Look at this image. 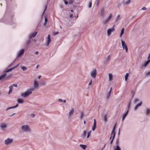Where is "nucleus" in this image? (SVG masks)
<instances>
[{"instance_id": "a18cd8bd", "label": "nucleus", "mask_w": 150, "mask_h": 150, "mask_svg": "<svg viewBox=\"0 0 150 150\" xmlns=\"http://www.w3.org/2000/svg\"><path fill=\"white\" fill-rule=\"evenodd\" d=\"M30 40H29V41H28L27 42V45H29L30 44Z\"/></svg>"}, {"instance_id": "6ab92c4d", "label": "nucleus", "mask_w": 150, "mask_h": 150, "mask_svg": "<svg viewBox=\"0 0 150 150\" xmlns=\"http://www.w3.org/2000/svg\"><path fill=\"white\" fill-rule=\"evenodd\" d=\"M142 104V102H140L139 103L137 104L136 105L135 107H134V109L136 110L138 108V107L140 106Z\"/></svg>"}, {"instance_id": "e433bc0d", "label": "nucleus", "mask_w": 150, "mask_h": 150, "mask_svg": "<svg viewBox=\"0 0 150 150\" xmlns=\"http://www.w3.org/2000/svg\"><path fill=\"white\" fill-rule=\"evenodd\" d=\"M22 69L23 71L26 70L27 69V68L26 67H22Z\"/></svg>"}, {"instance_id": "9b49d317", "label": "nucleus", "mask_w": 150, "mask_h": 150, "mask_svg": "<svg viewBox=\"0 0 150 150\" xmlns=\"http://www.w3.org/2000/svg\"><path fill=\"white\" fill-rule=\"evenodd\" d=\"M51 41V40L50 37V35H49L48 36L47 40V46L49 45V44L50 43Z\"/></svg>"}, {"instance_id": "2f4dec72", "label": "nucleus", "mask_w": 150, "mask_h": 150, "mask_svg": "<svg viewBox=\"0 0 150 150\" xmlns=\"http://www.w3.org/2000/svg\"><path fill=\"white\" fill-rule=\"evenodd\" d=\"M91 131H90L89 132H88L87 133V138H88L89 136H90V135H91Z\"/></svg>"}, {"instance_id": "5fc2aeb1", "label": "nucleus", "mask_w": 150, "mask_h": 150, "mask_svg": "<svg viewBox=\"0 0 150 150\" xmlns=\"http://www.w3.org/2000/svg\"><path fill=\"white\" fill-rule=\"evenodd\" d=\"M47 5H46V6H45V11L43 13V14L45 12V11L46 10V8H47Z\"/></svg>"}, {"instance_id": "0eeeda50", "label": "nucleus", "mask_w": 150, "mask_h": 150, "mask_svg": "<svg viewBox=\"0 0 150 150\" xmlns=\"http://www.w3.org/2000/svg\"><path fill=\"white\" fill-rule=\"evenodd\" d=\"M22 129L25 131H27L30 130L28 127L27 125H24L22 126Z\"/></svg>"}, {"instance_id": "bb28decb", "label": "nucleus", "mask_w": 150, "mask_h": 150, "mask_svg": "<svg viewBox=\"0 0 150 150\" xmlns=\"http://www.w3.org/2000/svg\"><path fill=\"white\" fill-rule=\"evenodd\" d=\"M109 80L110 81H111L112 80V75L111 74H109Z\"/></svg>"}, {"instance_id": "b1692460", "label": "nucleus", "mask_w": 150, "mask_h": 150, "mask_svg": "<svg viewBox=\"0 0 150 150\" xmlns=\"http://www.w3.org/2000/svg\"><path fill=\"white\" fill-rule=\"evenodd\" d=\"M17 101L18 103H23V100L21 99H18Z\"/></svg>"}, {"instance_id": "6e6d98bb", "label": "nucleus", "mask_w": 150, "mask_h": 150, "mask_svg": "<svg viewBox=\"0 0 150 150\" xmlns=\"http://www.w3.org/2000/svg\"><path fill=\"white\" fill-rule=\"evenodd\" d=\"M104 120H105V121H107L106 116H105L104 117Z\"/></svg>"}, {"instance_id": "c9c22d12", "label": "nucleus", "mask_w": 150, "mask_h": 150, "mask_svg": "<svg viewBox=\"0 0 150 150\" xmlns=\"http://www.w3.org/2000/svg\"><path fill=\"white\" fill-rule=\"evenodd\" d=\"M83 112H82L81 113V115L80 116V117L81 119H82L83 116Z\"/></svg>"}, {"instance_id": "9d476101", "label": "nucleus", "mask_w": 150, "mask_h": 150, "mask_svg": "<svg viewBox=\"0 0 150 150\" xmlns=\"http://www.w3.org/2000/svg\"><path fill=\"white\" fill-rule=\"evenodd\" d=\"M96 120L95 119H94V122L93 124V125L92 127V130L93 131H94L95 130L96 127Z\"/></svg>"}, {"instance_id": "f03ea898", "label": "nucleus", "mask_w": 150, "mask_h": 150, "mask_svg": "<svg viewBox=\"0 0 150 150\" xmlns=\"http://www.w3.org/2000/svg\"><path fill=\"white\" fill-rule=\"evenodd\" d=\"M33 90V89L31 88L27 91L25 93H22L21 94V96H23L24 97H26L28 96L29 95L31 94L32 93V91Z\"/></svg>"}, {"instance_id": "a19ab883", "label": "nucleus", "mask_w": 150, "mask_h": 150, "mask_svg": "<svg viewBox=\"0 0 150 150\" xmlns=\"http://www.w3.org/2000/svg\"><path fill=\"white\" fill-rule=\"evenodd\" d=\"M120 18V15H118L116 18V20L117 21Z\"/></svg>"}, {"instance_id": "473e14b6", "label": "nucleus", "mask_w": 150, "mask_h": 150, "mask_svg": "<svg viewBox=\"0 0 150 150\" xmlns=\"http://www.w3.org/2000/svg\"><path fill=\"white\" fill-rule=\"evenodd\" d=\"M146 76H150V71H148L146 72Z\"/></svg>"}, {"instance_id": "4c0bfd02", "label": "nucleus", "mask_w": 150, "mask_h": 150, "mask_svg": "<svg viewBox=\"0 0 150 150\" xmlns=\"http://www.w3.org/2000/svg\"><path fill=\"white\" fill-rule=\"evenodd\" d=\"M73 2V1L72 0H69V3L70 4H71Z\"/></svg>"}, {"instance_id": "4d7b16f0", "label": "nucleus", "mask_w": 150, "mask_h": 150, "mask_svg": "<svg viewBox=\"0 0 150 150\" xmlns=\"http://www.w3.org/2000/svg\"><path fill=\"white\" fill-rule=\"evenodd\" d=\"M35 54H38V51H37V52H35Z\"/></svg>"}, {"instance_id": "cd10ccee", "label": "nucleus", "mask_w": 150, "mask_h": 150, "mask_svg": "<svg viewBox=\"0 0 150 150\" xmlns=\"http://www.w3.org/2000/svg\"><path fill=\"white\" fill-rule=\"evenodd\" d=\"M150 113V109H147L146 110V114L147 115H149Z\"/></svg>"}, {"instance_id": "49530a36", "label": "nucleus", "mask_w": 150, "mask_h": 150, "mask_svg": "<svg viewBox=\"0 0 150 150\" xmlns=\"http://www.w3.org/2000/svg\"><path fill=\"white\" fill-rule=\"evenodd\" d=\"M146 7H143L142 8V10H146Z\"/></svg>"}, {"instance_id": "f704fd0d", "label": "nucleus", "mask_w": 150, "mask_h": 150, "mask_svg": "<svg viewBox=\"0 0 150 150\" xmlns=\"http://www.w3.org/2000/svg\"><path fill=\"white\" fill-rule=\"evenodd\" d=\"M115 149H116V150H121L120 147L118 145L117 146L116 148Z\"/></svg>"}, {"instance_id": "774afa93", "label": "nucleus", "mask_w": 150, "mask_h": 150, "mask_svg": "<svg viewBox=\"0 0 150 150\" xmlns=\"http://www.w3.org/2000/svg\"><path fill=\"white\" fill-rule=\"evenodd\" d=\"M116 150V149H115V150Z\"/></svg>"}, {"instance_id": "13d9d810", "label": "nucleus", "mask_w": 150, "mask_h": 150, "mask_svg": "<svg viewBox=\"0 0 150 150\" xmlns=\"http://www.w3.org/2000/svg\"><path fill=\"white\" fill-rule=\"evenodd\" d=\"M41 76H38V79H40L41 78Z\"/></svg>"}, {"instance_id": "bf43d9fd", "label": "nucleus", "mask_w": 150, "mask_h": 150, "mask_svg": "<svg viewBox=\"0 0 150 150\" xmlns=\"http://www.w3.org/2000/svg\"><path fill=\"white\" fill-rule=\"evenodd\" d=\"M63 101L64 102V103H65L66 102V100H64V101Z\"/></svg>"}, {"instance_id": "69168bd1", "label": "nucleus", "mask_w": 150, "mask_h": 150, "mask_svg": "<svg viewBox=\"0 0 150 150\" xmlns=\"http://www.w3.org/2000/svg\"><path fill=\"white\" fill-rule=\"evenodd\" d=\"M105 145H104V147L102 149H103L105 147Z\"/></svg>"}, {"instance_id": "338daca9", "label": "nucleus", "mask_w": 150, "mask_h": 150, "mask_svg": "<svg viewBox=\"0 0 150 150\" xmlns=\"http://www.w3.org/2000/svg\"><path fill=\"white\" fill-rule=\"evenodd\" d=\"M42 84L43 85H45V84L44 83H43Z\"/></svg>"}, {"instance_id": "4be33fe9", "label": "nucleus", "mask_w": 150, "mask_h": 150, "mask_svg": "<svg viewBox=\"0 0 150 150\" xmlns=\"http://www.w3.org/2000/svg\"><path fill=\"white\" fill-rule=\"evenodd\" d=\"M130 1L131 0H128L127 1H126V0H124L123 2L124 4H127L130 3Z\"/></svg>"}, {"instance_id": "39448f33", "label": "nucleus", "mask_w": 150, "mask_h": 150, "mask_svg": "<svg viewBox=\"0 0 150 150\" xmlns=\"http://www.w3.org/2000/svg\"><path fill=\"white\" fill-rule=\"evenodd\" d=\"M115 29L114 28L108 29L107 31V35L108 36H110L112 32H114L115 31Z\"/></svg>"}, {"instance_id": "09e8293b", "label": "nucleus", "mask_w": 150, "mask_h": 150, "mask_svg": "<svg viewBox=\"0 0 150 150\" xmlns=\"http://www.w3.org/2000/svg\"><path fill=\"white\" fill-rule=\"evenodd\" d=\"M73 16L72 14H70V15H69V17L70 18H73Z\"/></svg>"}, {"instance_id": "393cba45", "label": "nucleus", "mask_w": 150, "mask_h": 150, "mask_svg": "<svg viewBox=\"0 0 150 150\" xmlns=\"http://www.w3.org/2000/svg\"><path fill=\"white\" fill-rule=\"evenodd\" d=\"M100 15L103 16H104V10L103 9H102L100 12Z\"/></svg>"}, {"instance_id": "412c9836", "label": "nucleus", "mask_w": 150, "mask_h": 150, "mask_svg": "<svg viewBox=\"0 0 150 150\" xmlns=\"http://www.w3.org/2000/svg\"><path fill=\"white\" fill-rule=\"evenodd\" d=\"M0 127L2 129H3L6 127V125L4 123H2L1 124Z\"/></svg>"}, {"instance_id": "8fccbe9b", "label": "nucleus", "mask_w": 150, "mask_h": 150, "mask_svg": "<svg viewBox=\"0 0 150 150\" xmlns=\"http://www.w3.org/2000/svg\"><path fill=\"white\" fill-rule=\"evenodd\" d=\"M59 34V32H55L54 33V35H56L57 34Z\"/></svg>"}, {"instance_id": "5701e85b", "label": "nucleus", "mask_w": 150, "mask_h": 150, "mask_svg": "<svg viewBox=\"0 0 150 150\" xmlns=\"http://www.w3.org/2000/svg\"><path fill=\"white\" fill-rule=\"evenodd\" d=\"M86 131H84L83 133L82 134V137L83 138H84L86 136Z\"/></svg>"}, {"instance_id": "2eb2a0df", "label": "nucleus", "mask_w": 150, "mask_h": 150, "mask_svg": "<svg viewBox=\"0 0 150 150\" xmlns=\"http://www.w3.org/2000/svg\"><path fill=\"white\" fill-rule=\"evenodd\" d=\"M150 62V59H148V60L145 62L144 65V67H146Z\"/></svg>"}, {"instance_id": "7ed1b4c3", "label": "nucleus", "mask_w": 150, "mask_h": 150, "mask_svg": "<svg viewBox=\"0 0 150 150\" xmlns=\"http://www.w3.org/2000/svg\"><path fill=\"white\" fill-rule=\"evenodd\" d=\"M122 46L123 47V50L125 49L126 50V52H128V48L127 46L126 45V44L125 42L124 41L122 40Z\"/></svg>"}, {"instance_id": "4468645a", "label": "nucleus", "mask_w": 150, "mask_h": 150, "mask_svg": "<svg viewBox=\"0 0 150 150\" xmlns=\"http://www.w3.org/2000/svg\"><path fill=\"white\" fill-rule=\"evenodd\" d=\"M6 73H4L0 76V80L3 79L6 76Z\"/></svg>"}, {"instance_id": "f3484780", "label": "nucleus", "mask_w": 150, "mask_h": 150, "mask_svg": "<svg viewBox=\"0 0 150 150\" xmlns=\"http://www.w3.org/2000/svg\"><path fill=\"white\" fill-rule=\"evenodd\" d=\"M128 110H127V112L125 113L124 114L123 117H122V120H124V119L125 118L126 116H127V115L128 113Z\"/></svg>"}, {"instance_id": "c85d7f7f", "label": "nucleus", "mask_w": 150, "mask_h": 150, "mask_svg": "<svg viewBox=\"0 0 150 150\" xmlns=\"http://www.w3.org/2000/svg\"><path fill=\"white\" fill-rule=\"evenodd\" d=\"M124 28H123L122 29V30H121V33H120V37H121L122 36V35L123 34L124 32Z\"/></svg>"}, {"instance_id": "aec40b11", "label": "nucleus", "mask_w": 150, "mask_h": 150, "mask_svg": "<svg viewBox=\"0 0 150 150\" xmlns=\"http://www.w3.org/2000/svg\"><path fill=\"white\" fill-rule=\"evenodd\" d=\"M9 90L8 93V94H9L12 92L13 87H12V86H11L9 87Z\"/></svg>"}, {"instance_id": "ddd939ff", "label": "nucleus", "mask_w": 150, "mask_h": 150, "mask_svg": "<svg viewBox=\"0 0 150 150\" xmlns=\"http://www.w3.org/2000/svg\"><path fill=\"white\" fill-rule=\"evenodd\" d=\"M34 87L35 88H37L38 87V84L36 81H35Z\"/></svg>"}, {"instance_id": "de8ad7c7", "label": "nucleus", "mask_w": 150, "mask_h": 150, "mask_svg": "<svg viewBox=\"0 0 150 150\" xmlns=\"http://www.w3.org/2000/svg\"><path fill=\"white\" fill-rule=\"evenodd\" d=\"M130 102H129L128 104V108H129V106H130Z\"/></svg>"}, {"instance_id": "052dcab7", "label": "nucleus", "mask_w": 150, "mask_h": 150, "mask_svg": "<svg viewBox=\"0 0 150 150\" xmlns=\"http://www.w3.org/2000/svg\"><path fill=\"white\" fill-rule=\"evenodd\" d=\"M86 121H84V124H86Z\"/></svg>"}, {"instance_id": "603ef678", "label": "nucleus", "mask_w": 150, "mask_h": 150, "mask_svg": "<svg viewBox=\"0 0 150 150\" xmlns=\"http://www.w3.org/2000/svg\"><path fill=\"white\" fill-rule=\"evenodd\" d=\"M59 101L60 102H63V100L62 99H60L59 100Z\"/></svg>"}, {"instance_id": "c756f323", "label": "nucleus", "mask_w": 150, "mask_h": 150, "mask_svg": "<svg viewBox=\"0 0 150 150\" xmlns=\"http://www.w3.org/2000/svg\"><path fill=\"white\" fill-rule=\"evenodd\" d=\"M129 76V74L128 73H127L126 74V75L125 76V80L127 81V78Z\"/></svg>"}, {"instance_id": "864d4df0", "label": "nucleus", "mask_w": 150, "mask_h": 150, "mask_svg": "<svg viewBox=\"0 0 150 150\" xmlns=\"http://www.w3.org/2000/svg\"><path fill=\"white\" fill-rule=\"evenodd\" d=\"M31 115V116L33 117H34L35 116V115L34 114H32Z\"/></svg>"}, {"instance_id": "ea45409f", "label": "nucleus", "mask_w": 150, "mask_h": 150, "mask_svg": "<svg viewBox=\"0 0 150 150\" xmlns=\"http://www.w3.org/2000/svg\"><path fill=\"white\" fill-rule=\"evenodd\" d=\"M111 56L110 55H109L108 57V58H107V59L108 60H109L110 59V58H111Z\"/></svg>"}, {"instance_id": "7c9ffc66", "label": "nucleus", "mask_w": 150, "mask_h": 150, "mask_svg": "<svg viewBox=\"0 0 150 150\" xmlns=\"http://www.w3.org/2000/svg\"><path fill=\"white\" fill-rule=\"evenodd\" d=\"M18 106V104H17L16 106L12 107H10L8 108L6 110H8V109H10V108H15L17 107Z\"/></svg>"}, {"instance_id": "58836bf2", "label": "nucleus", "mask_w": 150, "mask_h": 150, "mask_svg": "<svg viewBox=\"0 0 150 150\" xmlns=\"http://www.w3.org/2000/svg\"><path fill=\"white\" fill-rule=\"evenodd\" d=\"M11 86H12V87L15 86L16 87H17V85L16 84H13L12 85H11Z\"/></svg>"}, {"instance_id": "37998d69", "label": "nucleus", "mask_w": 150, "mask_h": 150, "mask_svg": "<svg viewBox=\"0 0 150 150\" xmlns=\"http://www.w3.org/2000/svg\"><path fill=\"white\" fill-rule=\"evenodd\" d=\"M139 100L138 99L136 98L134 100V102L136 103Z\"/></svg>"}, {"instance_id": "a211bd4d", "label": "nucleus", "mask_w": 150, "mask_h": 150, "mask_svg": "<svg viewBox=\"0 0 150 150\" xmlns=\"http://www.w3.org/2000/svg\"><path fill=\"white\" fill-rule=\"evenodd\" d=\"M74 112V109L72 108L71 109L70 112L69 113V116H70L72 115Z\"/></svg>"}, {"instance_id": "6e6552de", "label": "nucleus", "mask_w": 150, "mask_h": 150, "mask_svg": "<svg viewBox=\"0 0 150 150\" xmlns=\"http://www.w3.org/2000/svg\"><path fill=\"white\" fill-rule=\"evenodd\" d=\"M13 142V140L9 139H8L5 141V143L6 144H8Z\"/></svg>"}, {"instance_id": "f257e3e1", "label": "nucleus", "mask_w": 150, "mask_h": 150, "mask_svg": "<svg viewBox=\"0 0 150 150\" xmlns=\"http://www.w3.org/2000/svg\"><path fill=\"white\" fill-rule=\"evenodd\" d=\"M116 126V124L114 125L113 130L111 133V136L110 137V139L111 140L110 144H112L113 139L115 136V128Z\"/></svg>"}, {"instance_id": "e2e57ef3", "label": "nucleus", "mask_w": 150, "mask_h": 150, "mask_svg": "<svg viewBox=\"0 0 150 150\" xmlns=\"http://www.w3.org/2000/svg\"><path fill=\"white\" fill-rule=\"evenodd\" d=\"M39 66V65H38L37 66V68H38Z\"/></svg>"}, {"instance_id": "680f3d73", "label": "nucleus", "mask_w": 150, "mask_h": 150, "mask_svg": "<svg viewBox=\"0 0 150 150\" xmlns=\"http://www.w3.org/2000/svg\"><path fill=\"white\" fill-rule=\"evenodd\" d=\"M71 12H73V11H73V10H71Z\"/></svg>"}, {"instance_id": "20e7f679", "label": "nucleus", "mask_w": 150, "mask_h": 150, "mask_svg": "<svg viewBox=\"0 0 150 150\" xmlns=\"http://www.w3.org/2000/svg\"><path fill=\"white\" fill-rule=\"evenodd\" d=\"M112 17V14H110L109 17H108L105 20H104L103 22V23L104 24H105L106 23H108L111 19Z\"/></svg>"}, {"instance_id": "79ce46f5", "label": "nucleus", "mask_w": 150, "mask_h": 150, "mask_svg": "<svg viewBox=\"0 0 150 150\" xmlns=\"http://www.w3.org/2000/svg\"><path fill=\"white\" fill-rule=\"evenodd\" d=\"M91 5H92V4H91V2H90L89 3V8H90L91 7Z\"/></svg>"}, {"instance_id": "0e129e2a", "label": "nucleus", "mask_w": 150, "mask_h": 150, "mask_svg": "<svg viewBox=\"0 0 150 150\" xmlns=\"http://www.w3.org/2000/svg\"><path fill=\"white\" fill-rule=\"evenodd\" d=\"M111 89H112V88H111V89H110V92L111 91Z\"/></svg>"}, {"instance_id": "f8f14e48", "label": "nucleus", "mask_w": 150, "mask_h": 150, "mask_svg": "<svg viewBox=\"0 0 150 150\" xmlns=\"http://www.w3.org/2000/svg\"><path fill=\"white\" fill-rule=\"evenodd\" d=\"M24 52V50L23 49H22L21 50L18 54V57H20L21 55H22Z\"/></svg>"}, {"instance_id": "3c124183", "label": "nucleus", "mask_w": 150, "mask_h": 150, "mask_svg": "<svg viewBox=\"0 0 150 150\" xmlns=\"http://www.w3.org/2000/svg\"><path fill=\"white\" fill-rule=\"evenodd\" d=\"M65 4L67 5L68 4V2L66 1H64Z\"/></svg>"}, {"instance_id": "dca6fc26", "label": "nucleus", "mask_w": 150, "mask_h": 150, "mask_svg": "<svg viewBox=\"0 0 150 150\" xmlns=\"http://www.w3.org/2000/svg\"><path fill=\"white\" fill-rule=\"evenodd\" d=\"M37 32L33 33L32 34H31V35H30V38H31L33 37H35L37 35Z\"/></svg>"}, {"instance_id": "c03bdc74", "label": "nucleus", "mask_w": 150, "mask_h": 150, "mask_svg": "<svg viewBox=\"0 0 150 150\" xmlns=\"http://www.w3.org/2000/svg\"><path fill=\"white\" fill-rule=\"evenodd\" d=\"M92 82V80L91 79V81L88 84V85H90L91 84Z\"/></svg>"}, {"instance_id": "72a5a7b5", "label": "nucleus", "mask_w": 150, "mask_h": 150, "mask_svg": "<svg viewBox=\"0 0 150 150\" xmlns=\"http://www.w3.org/2000/svg\"><path fill=\"white\" fill-rule=\"evenodd\" d=\"M47 21H48L47 19V18H45V23H44V25H45L47 23Z\"/></svg>"}, {"instance_id": "a878e982", "label": "nucleus", "mask_w": 150, "mask_h": 150, "mask_svg": "<svg viewBox=\"0 0 150 150\" xmlns=\"http://www.w3.org/2000/svg\"><path fill=\"white\" fill-rule=\"evenodd\" d=\"M80 146L83 149H85L87 147L86 145L82 144H80Z\"/></svg>"}, {"instance_id": "423d86ee", "label": "nucleus", "mask_w": 150, "mask_h": 150, "mask_svg": "<svg viewBox=\"0 0 150 150\" xmlns=\"http://www.w3.org/2000/svg\"><path fill=\"white\" fill-rule=\"evenodd\" d=\"M91 76L93 78H95L96 74V69L93 70L91 72Z\"/></svg>"}, {"instance_id": "1a4fd4ad", "label": "nucleus", "mask_w": 150, "mask_h": 150, "mask_svg": "<svg viewBox=\"0 0 150 150\" xmlns=\"http://www.w3.org/2000/svg\"><path fill=\"white\" fill-rule=\"evenodd\" d=\"M19 64H18L16 66L12 68H10V69L7 70H6L5 71V72L6 73H7V72H9V71H11L13 69H14L15 68H16V67H17L19 65Z\"/></svg>"}]
</instances>
